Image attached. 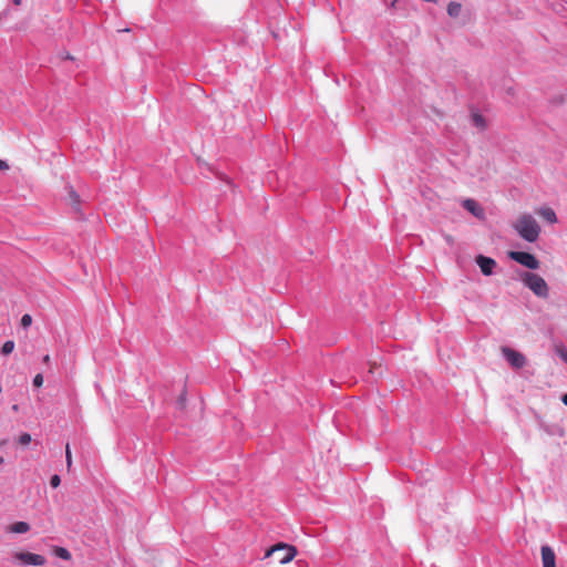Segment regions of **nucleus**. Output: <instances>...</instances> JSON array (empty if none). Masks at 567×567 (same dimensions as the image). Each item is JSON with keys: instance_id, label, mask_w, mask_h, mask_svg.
<instances>
[{"instance_id": "obj_1", "label": "nucleus", "mask_w": 567, "mask_h": 567, "mask_svg": "<svg viewBox=\"0 0 567 567\" xmlns=\"http://www.w3.org/2000/svg\"><path fill=\"white\" fill-rule=\"evenodd\" d=\"M513 228L522 239L528 243H535L542 230L537 220L528 213L522 214L513 224Z\"/></svg>"}, {"instance_id": "obj_2", "label": "nucleus", "mask_w": 567, "mask_h": 567, "mask_svg": "<svg viewBox=\"0 0 567 567\" xmlns=\"http://www.w3.org/2000/svg\"><path fill=\"white\" fill-rule=\"evenodd\" d=\"M296 555L297 548L293 545L279 542L265 551L262 559L272 558L278 564L285 565L290 563Z\"/></svg>"}, {"instance_id": "obj_3", "label": "nucleus", "mask_w": 567, "mask_h": 567, "mask_svg": "<svg viewBox=\"0 0 567 567\" xmlns=\"http://www.w3.org/2000/svg\"><path fill=\"white\" fill-rule=\"evenodd\" d=\"M520 280L525 287L532 290L539 298H547L549 293L548 285L544 278L535 272L523 271Z\"/></svg>"}, {"instance_id": "obj_4", "label": "nucleus", "mask_w": 567, "mask_h": 567, "mask_svg": "<svg viewBox=\"0 0 567 567\" xmlns=\"http://www.w3.org/2000/svg\"><path fill=\"white\" fill-rule=\"evenodd\" d=\"M508 257L518 262L519 265L530 269L536 270L539 268V260L536 258L535 255L528 252V251H516L512 250L508 252Z\"/></svg>"}, {"instance_id": "obj_5", "label": "nucleus", "mask_w": 567, "mask_h": 567, "mask_svg": "<svg viewBox=\"0 0 567 567\" xmlns=\"http://www.w3.org/2000/svg\"><path fill=\"white\" fill-rule=\"evenodd\" d=\"M502 354L514 369H522L526 364V357L509 347H503Z\"/></svg>"}, {"instance_id": "obj_6", "label": "nucleus", "mask_w": 567, "mask_h": 567, "mask_svg": "<svg viewBox=\"0 0 567 567\" xmlns=\"http://www.w3.org/2000/svg\"><path fill=\"white\" fill-rule=\"evenodd\" d=\"M14 558L29 566H43L47 561L44 556L29 551L16 553Z\"/></svg>"}, {"instance_id": "obj_7", "label": "nucleus", "mask_w": 567, "mask_h": 567, "mask_svg": "<svg viewBox=\"0 0 567 567\" xmlns=\"http://www.w3.org/2000/svg\"><path fill=\"white\" fill-rule=\"evenodd\" d=\"M475 261L484 276H492L494 274L496 261L492 257L478 255Z\"/></svg>"}, {"instance_id": "obj_8", "label": "nucleus", "mask_w": 567, "mask_h": 567, "mask_svg": "<svg viewBox=\"0 0 567 567\" xmlns=\"http://www.w3.org/2000/svg\"><path fill=\"white\" fill-rule=\"evenodd\" d=\"M462 206L476 218L483 219L485 217L484 209L475 199L466 198L463 200Z\"/></svg>"}, {"instance_id": "obj_9", "label": "nucleus", "mask_w": 567, "mask_h": 567, "mask_svg": "<svg viewBox=\"0 0 567 567\" xmlns=\"http://www.w3.org/2000/svg\"><path fill=\"white\" fill-rule=\"evenodd\" d=\"M543 567H556V555L549 545H543L540 548Z\"/></svg>"}, {"instance_id": "obj_10", "label": "nucleus", "mask_w": 567, "mask_h": 567, "mask_svg": "<svg viewBox=\"0 0 567 567\" xmlns=\"http://www.w3.org/2000/svg\"><path fill=\"white\" fill-rule=\"evenodd\" d=\"M537 213L549 224H556L558 221L555 210L550 207H542Z\"/></svg>"}, {"instance_id": "obj_11", "label": "nucleus", "mask_w": 567, "mask_h": 567, "mask_svg": "<svg viewBox=\"0 0 567 567\" xmlns=\"http://www.w3.org/2000/svg\"><path fill=\"white\" fill-rule=\"evenodd\" d=\"M30 525L27 522H16L10 526V532L16 534H24L29 532Z\"/></svg>"}, {"instance_id": "obj_12", "label": "nucleus", "mask_w": 567, "mask_h": 567, "mask_svg": "<svg viewBox=\"0 0 567 567\" xmlns=\"http://www.w3.org/2000/svg\"><path fill=\"white\" fill-rule=\"evenodd\" d=\"M461 11H462V4L460 2L451 1L447 4V14L451 18H457L461 14Z\"/></svg>"}, {"instance_id": "obj_13", "label": "nucleus", "mask_w": 567, "mask_h": 567, "mask_svg": "<svg viewBox=\"0 0 567 567\" xmlns=\"http://www.w3.org/2000/svg\"><path fill=\"white\" fill-rule=\"evenodd\" d=\"M472 122L473 124L478 127L480 130H485L486 128V121L485 118L478 114V113H473L472 114Z\"/></svg>"}, {"instance_id": "obj_14", "label": "nucleus", "mask_w": 567, "mask_h": 567, "mask_svg": "<svg viewBox=\"0 0 567 567\" xmlns=\"http://www.w3.org/2000/svg\"><path fill=\"white\" fill-rule=\"evenodd\" d=\"M69 196H70V200H71V204L74 207V209L75 210H80V196H79V194L73 188H71L70 192H69Z\"/></svg>"}, {"instance_id": "obj_15", "label": "nucleus", "mask_w": 567, "mask_h": 567, "mask_svg": "<svg viewBox=\"0 0 567 567\" xmlns=\"http://www.w3.org/2000/svg\"><path fill=\"white\" fill-rule=\"evenodd\" d=\"M555 353L567 364V348L564 344L556 346Z\"/></svg>"}, {"instance_id": "obj_16", "label": "nucleus", "mask_w": 567, "mask_h": 567, "mask_svg": "<svg viewBox=\"0 0 567 567\" xmlns=\"http://www.w3.org/2000/svg\"><path fill=\"white\" fill-rule=\"evenodd\" d=\"M555 353L567 364V348L564 344L556 346Z\"/></svg>"}, {"instance_id": "obj_17", "label": "nucleus", "mask_w": 567, "mask_h": 567, "mask_svg": "<svg viewBox=\"0 0 567 567\" xmlns=\"http://www.w3.org/2000/svg\"><path fill=\"white\" fill-rule=\"evenodd\" d=\"M14 349V342L12 340H8L2 344L1 352L7 355L10 354Z\"/></svg>"}, {"instance_id": "obj_18", "label": "nucleus", "mask_w": 567, "mask_h": 567, "mask_svg": "<svg viewBox=\"0 0 567 567\" xmlns=\"http://www.w3.org/2000/svg\"><path fill=\"white\" fill-rule=\"evenodd\" d=\"M540 427H542L545 432H547L548 434H550V435L558 434V435H560V436H561V435L564 434L563 429H560L559 426H556L555 429H550L549 426L542 424V425H540Z\"/></svg>"}, {"instance_id": "obj_19", "label": "nucleus", "mask_w": 567, "mask_h": 567, "mask_svg": "<svg viewBox=\"0 0 567 567\" xmlns=\"http://www.w3.org/2000/svg\"><path fill=\"white\" fill-rule=\"evenodd\" d=\"M55 554L58 557H60L61 559H64V560H68L71 558L70 551L64 547L56 548Z\"/></svg>"}, {"instance_id": "obj_20", "label": "nucleus", "mask_w": 567, "mask_h": 567, "mask_svg": "<svg viewBox=\"0 0 567 567\" xmlns=\"http://www.w3.org/2000/svg\"><path fill=\"white\" fill-rule=\"evenodd\" d=\"M18 442H19L21 445H28V444L31 442V435H30L29 433H22V434L19 436Z\"/></svg>"}, {"instance_id": "obj_21", "label": "nucleus", "mask_w": 567, "mask_h": 567, "mask_svg": "<svg viewBox=\"0 0 567 567\" xmlns=\"http://www.w3.org/2000/svg\"><path fill=\"white\" fill-rule=\"evenodd\" d=\"M61 484V477L58 474H54L50 478V485L52 488L59 487Z\"/></svg>"}, {"instance_id": "obj_22", "label": "nucleus", "mask_w": 567, "mask_h": 567, "mask_svg": "<svg viewBox=\"0 0 567 567\" xmlns=\"http://www.w3.org/2000/svg\"><path fill=\"white\" fill-rule=\"evenodd\" d=\"M32 323V317L28 313L23 315L21 318V326L23 328H28Z\"/></svg>"}, {"instance_id": "obj_23", "label": "nucleus", "mask_w": 567, "mask_h": 567, "mask_svg": "<svg viewBox=\"0 0 567 567\" xmlns=\"http://www.w3.org/2000/svg\"><path fill=\"white\" fill-rule=\"evenodd\" d=\"M32 383H33V386H35V388L42 386V384H43V375L41 373L35 374L34 378H33Z\"/></svg>"}, {"instance_id": "obj_24", "label": "nucleus", "mask_w": 567, "mask_h": 567, "mask_svg": "<svg viewBox=\"0 0 567 567\" xmlns=\"http://www.w3.org/2000/svg\"><path fill=\"white\" fill-rule=\"evenodd\" d=\"M65 461H66L68 468H70L72 465V455H71V450H70L69 444H66V446H65Z\"/></svg>"}, {"instance_id": "obj_25", "label": "nucleus", "mask_w": 567, "mask_h": 567, "mask_svg": "<svg viewBox=\"0 0 567 567\" xmlns=\"http://www.w3.org/2000/svg\"><path fill=\"white\" fill-rule=\"evenodd\" d=\"M185 401H186V395H185V393H182L177 400V405L183 408L185 405Z\"/></svg>"}, {"instance_id": "obj_26", "label": "nucleus", "mask_w": 567, "mask_h": 567, "mask_svg": "<svg viewBox=\"0 0 567 567\" xmlns=\"http://www.w3.org/2000/svg\"><path fill=\"white\" fill-rule=\"evenodd\" d=\"M9 167L8 163L3 159H0V169H7Z\"/></svg>"}, {"instance_id": "obj_27", "label": "nucleus", "mask_w": 567, "mask_h": 567, "mask_svg": "<svg viewBox=\"0 0 567 567\" xmlns=\"http://www.w3.org/2000/svg\"><path fill=\"white\" fill-rule=\"evenodd\" d=\"M42 362L44 364H49L50 363V355L49 354H45L43 358H42Z\"/></svg>"}, {"instance_id": "obj_28", "label": "nucleus", "mask_w": 567, "mask_h": 567, "mask_svg": "<svg viewBox=\"0 0 567 567\" xmlns=\"http://www.w3.org/2000/svg\"><path fill=\"white\" fill-rule=\"evenodd\" d=\"M561 402L567 406V393L561 395Z\"/></svg>"}, {"instance_id": "obj_29", "label": "nucleus", "mask_w": 567, "mask_h": 567, "mask_svg": "<svg viewBox=\"0 0 567 567\" xmlns=\"http://www.w3.org/2000/svg\"><path fill=\"white\" fill-rule=\"evenodd\" d=\"M64 58L68 60H73V58L69 53H66Z\"/></svg>"}, {"instance_id": "obj_30", "label": "nucleus", "mask_w": 567, "mask_h": 567, "mask_svg": "<svg viewBox=\"0 0 567 567\" xmlns=\"http://www.w3.org/2000/svg\"><path fill=\"white\" fill-rule=\"evenodd\" d=\"M13 3H14L16 6H19V4L21 3V0H13Z\"/></svg>"}, {"instance_id": "obj_31", "label": "nucleus", "mask_w": 567, "mask_h": 567, "mask_svg": "<svg viewBox=\"0 0 567 567\" xmlns=\"http://www.w3.org/2000/svg\"><path fill=\"white\" fill-rule=\"evenodd\" d=\"M4 460L2 456H0V465L3 464Z\"/></svg>"}]
</instances>
